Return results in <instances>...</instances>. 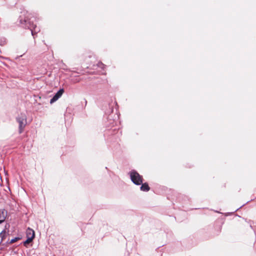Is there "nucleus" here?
I'll return each instance as SVG.
<instances>
[{"instance_id":"5","label":"nucleus","mask_w":256,"mask_h":256,"mask_svg":"<svg viewBox=\"0 0 256 256\" xmlns=\"http://www.w3.org/2000/svg\"><path fill=\"white\" fill-rule=\"evenodd\" d=\"M140 188L142 191L144 192H148L150 190V188L148 186V184L146 182L144 184L142 183Z\"/></svg>"},{"instance_id":"9","label":"nucleus","mask_w":256,"mask_h":256,"mask_svg":"<svg viewBox=\"0 0 256 256\" xmlns=\"http://www.w3.org/2000/svg\"><path fill=\"white\" fill-rule=\"evenodd\" d=\"M98 65L100 68L103 70L105 68V65L103 64L102 62H99Z\"/></svg>"},{"instance_id":"2","label":"nucleus","mask_w":256,"mask_h":256,"mask_svg":"<svg viewBox=\"0 0 256 256\" xmlns=\"http://www.w3.org/2000/svg\"><path fill=\"white\" fill-rule=\"evenodd\" d=\"M20 22L22 24L24 23L28 25L27 26L28 28L30 30L32 36L36 34L40 30V28H38L36 24L32 23L28 20V18H24V20H20Z\"/></svg>"},{"instance_id":"4","label":"nucleus","mask_w":256,"mask_h":256,"mask_svg":"<svg viewBox=\"0 0 256 256\" xmlns=\"http://www.w3.org/2000/svg\"><path fill=\"white\" fill-rule=\"evenodd\" d=\"M27 240L24 242V244L26 245L32 242L34 238L35 234L33 230L28 228L26 232Z\"/></svg>"},{"instance_id":"10","label":"nucleus","mask_w":256,"mask_h":256,"mask_svg":"<svg viewBox=\"0 0 256 256\" xmlns=\"http://www.w3.org/2000/svg\"><path fill=\"white\" fill-rule=\"evenodd\" d=\"M19 238H16L14 239H12L11 240H10V243L11 244H13L15 242H16Z\"/></svg>"},{"instance_id":"3","label":"nucleus","mask_w":256,"mask_h":256,"mask_svg":"<svg viewBox=\"0 0 256 256\" xmlns=\"http://www.w3.org/2000/svg\"><path fill=\"white\" fill-rule=\"evenodd\" d=\"M16 120L18 123L19 133L21 134L24 130V128L26 124V118L25 116L16 118Z\"/></svg>"},{"instance_id":"6","label":"nucleus","mask_w":256,"mask_h":256,"mask_svg":"<svg viewBox=\"0 0 256 256\" xmlns=\"http://www.w3.org/2000/svg\"><path fill=\"white\" fill-rule=\"evenodd\" d=\"M6 212L4 210H0V224L2 222L6 219Z\"/></svg>"},{"instance_id":"1","label":"nucleus","mask_w":256,"mask_h":256,"mask_svg":"<svg viewBox=\"0 0 256 256\" xmlns=\"http://www.w3.org/2000/svg\"><path fill=\"white\" fill-rule=\"evenodd\" d=\"M132 181L136 185H140L143 182V178L136 171L133 170L130 172Z\"/></svg>"},{"instance_id":"7","label":"nucleus","mask_w":256,"mask_h":256,"mask_svg":"<svg viewBox=\"0 0 256 256\" xmlns=\"http://www.w3.org/2000/svg\"><path fill=\"white\" fill-rule=\"evenodd\" d=\"M64 92V89L62 88V89H60L56 94V96L58 97L59 98L62 96V94H63V93Z\"/></svg>"},{"instance_id":"11","label":"nucleus","mask_w":256,"mask_h":256,"mask_svg":"<svg viewBox=\"0 0 256 256\" xmlns=\"http://www.w3.org/2000/svg\"><path fill=\"white\" fill-rule=\"evenodd\" d=\"M6 234V232H5V231H3V232H2L0 233V234L1 235L2 238V239H3V238H4V234Z\"/></svg>"},{"instance_id":"8","label":"nucleus","mask_w":256,"mask_h":256,"mask_svg":"<svg viewBox=\"0 0 256 256\" xmlns=\"http://www.w3.org/2000/svg\"><path fill=\"white\" fill-rule=\"evenodd\" d=\"M59 98L58 97L54 95L53 98L50 100V103L52 104L53 102L56 101Z\"/></svg>"}]
</instances>
